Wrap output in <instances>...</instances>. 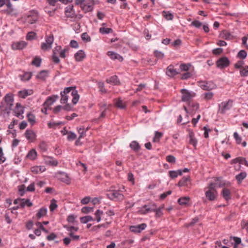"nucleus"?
Listing matches in <instances>:
<instances>
[{
    "label": "nucleus",
    "mask_w": 248,
    "mask_h": 248,
    "mask_svg": "<svg viewBox=\"0 0 248 248\" xmlns=\"http://www.w3.org/2000/svg\"><path fill=\"white\" fill-rule=\"evenodd\" d=\"M21 200L20 207L21 208H24L25 206L28 207H31L32 206V203L30 201L29 199H22Z\"/></svg>",
    "instance_id": "30"
},
{
    "label": "nucleus",
    "mask_w": 248,
    "mask_h": 248,
    "mask_svg": "<svg viewBox=\"0 0 248 248\" xmlns=\"http://www.w3.org/2000/svg\"><path fill=\"white\" fill-rule=\"evenodd\" d=\"M46 169L44 166H36L31 168V171L34 174L41 173L46 170Z\"/></svg>",
    "instance_id": "20"
},
{
    "label": "nucleus",
    "mask_w": 248,
    "mask_h": 248,
    "mask_svg": "<svg viewBox=\"0 0 248 248\" xmlns=\"http://www.w3.org/2000/svg\"><path fill=\"white\" fill-rule=\"evenodd\" d=\"M234 163L239 162L240 164H244L248 167V162L246 160L245 158L244 157H237L233 160Z\"/></svg>",
    "instance_id": "35"
},
{
    "label": "nucleus",
    "mask_w": 248,
    "mask_h": 248,
    "mask_svg": "<svg viewBox=\"0 0 248 248\" xmlns=\"http://www.w3.org/2000/svg\"><path fill=\"white\" fill-rule=\"evenodd\" d=\"M103 212L100 210H97L95 213V219L97 222L100 221L101 219V216L103 215Z\"/></svg>",
    "instance_id": "44"
},
{
    "label": "nucleus",
    "mask_w": 248,
    "mask_h": 248,
    "mask_svg": "<svg viewBox=\"0 0 248 248\" xmlns=\"http://www.w3.org/2000/svg\"><path fill=\"white\" fill-rule=\"evenodd\" d=\"M189 201V198L188 197H184L180 198L178 199V203L182 205L186 204Z\"/></svg>",
    "instance_id": "39"
},
{
    "label": "nucleus",
    "mask_w": 248,
    "mask_h": 248,
    "mask_svg": "<svg viewBox=\"0 0 248 248\" xmlns=\"http://www.w3.org/2000/svg\"><path fill=\"white\" fill-rule=\"evenodd\" d=\"M28 120L31 123V125L34 124L35 122V117L32 114L29 113L27 115Z\"/></svg>",
    "instance_id": "50"
},
{
    "label": "nucleus",
    "mask_w": 248,
    "mask_h": 248,
    "mask_svg": "<svg viewBox=\"0 0 248 248\" xmlns=\"http://www.w3.org/2000/svg\"><path fill=\"white\" fill-rule=\"evenodd\" d=\"M33 93L32 90L24 89L18 92V95L22 98H25L27 96L31 95Z\"/></svg>",
    "instance_id": "19"
},
{
    "label": "nucleus",
    "mask_w": 248,
    "mask_h": 248,
    "mask_svg": "<svg viewBox=\"0 0 248 248\" xmlns=\"http://www.w3.org/2000/svg\"><path fill=\"white\" fill-rule=\"evenodd\" d=\"M191 185V180L189 176L184 177L181 179L178 184V186H186L189 187V186Z\"/></svg>",
    "instance_id": "14"
},
{
    "label": "nucleus",
    "mask_w": 248,
    "mask_h": 248,
    "mask_svg": "<svg viewBox=\"0 0 248 248\" xmlns=\"http://www.w3.org/2000/svg\"><path fill=\"white\" fill-rule=\"evenodd\" d=\"M189 143L192 145L193 146L196 147L197 143V140L195 138L194 136V133L192 132H190L189 133Z\"/></svg>",
    "instance_id": "34"
},
{
    "label": "nucleus",
    "mask_w": 248,
    "mask_h": 248,
    "mask_svg": "<svg viewBox=\"0 0 248 248\" xmlns=\"http://www.w3.org/2000/svg\"><path fill=\"white\" fill-rule=\"evenodd\" d=\"M80 221L82 223H87L89 221H93L94 220L93 217L91 216H86L80 217Z\"/></svg>",
    "instance_id": "38"
},
{
    "label": "nucleus",
    "mask_w": 248,
    "mask_h": 248,
    "mask_svg": "<svg viewBox=\"0 0 248 248\" xmlns=\"http://www.w3.org/2000/svg\"><path fill=\"white\" fill-rule=\"evenodd\" d=\"M182 174V171L181 170H178L176 171L170 170L169 171L170 176L172 178H176L178 175H181Z\"/></svg>",
    "instance_id": "33"
},
{
    "label": "nucleus",
    "mask_w": 248,
    "mask_h": 248,
    "mask_svg": "<svg viewBox=\"0 0 248 248\" xmlns=\"http://www.w3.org/2000/svg\"><path fill=\"white\" fill-rule=\"evenodd\" d=\"M36 33L33 31H31L28 33L26 38L28 40H31L35 38Z\"/></svg>",
    "instance_id": "59"
},
{
    "label": "nucleus",
    "mask_w": 248,
    "mask_h": 248,
    "mask_svg": "<svg viewBox=\"0 0 248 248\" xmlns=\"http://www.w3.org/2000/svg\"><path fill=\"white\" fill-rule=\"evenodd\" d=\"M230 64V62L226 57H222L216 62V66L221 69L228 67Z\"/></svg>",
    "instance_id": "8"
},
{
    "label": "nucleus",
    "mask_w": 248,
    "mask_h": 248,
    "mask_svg": "<svg viewBox=\"0 0 248 248\" xmlns=\"http://www.w3.org/2000/svg\"><path fill=\"white\" fill-rule=\"evenodd\" d=\"M59 179L66 184L70 183V179L67 174L65 172H60L58 174Z\"/></svg>",
    "instance_id": "24"
},
{
    "label": "nucleus",
    "mask_w": 248,
    "mask_h": 248,
    "mask_svg": "<svg viewBox=\"0 0 248 248\" xmlns=\"http://www.w3.org/2000/svg\"><path fill=\"white\" fill-rule=\"evenodd\" d=\"M99 31L102 34H108L112 32L113 30L111 28L101 27L99 29Z\"/></svg>",
    "instance_id": "43"
},
{
    "label": "nucleus",
    "mask_w": 248,
    "mask_h": 248,
    "mask_svg": "<svg viewBox=\"0 0 248 248\" xmlns=\"http://www.w3.org/2000/svg\"><path fill=\"white\" fill-rule=\"evenodd\" d=\"M65 13L67 17L74 18L76 17L73 5H68L65 8Z\"/></svg>",
    "instance_id": "16"
},
{
    "label": "nucleus",
    "mask_w": 248,
    "mask_h": 248,
    "mask_svg": "<svg viewBox=\"0 0 248 248\" xmlns=\"http://www.w3.org/2000/svg\"><path fill=\"white\" fill-rule=\"evenodd\" d=\"M245 62L243 61H238L236 63L234 64V67L236 69L242 68Z\"/></svg>",
    "instance_id": "57"
},
{
    "label": "nucleus",
    "mask_w": 248,
    "mask_h": 248,
    "mask_svg": "<svg viewBox=\"0 0 248 248\" xmlns=\"http://www.w3.org/2000/svg\"><path fill=\"white\" fill-rule=\"evenodd\" d=\"M22 19L25 23L30 24H34L38 20V13L34 10L30 11L26 16L22 17Z\"/></svg>",
    "instance_id": "3"
},
{
    "label": "nucleus",
    "mask_w": 248,
    "mask_h": 248,
    "mask_svg": "<svg viewBox=\"0 0 248 248\" xmlns=\"http://www.w3.org/2000/svg\"><path fill=\"white\" fill-rule=\"evenodd\" d=\"M230 240H233L234 241V245L233 248H236L238 244H240L241 242V238L237 237H231Z\"/></svg>",
    "instance_id": "42"
},
{
    "label": "nucleus",
    "mask_w": 248,
    "mask_h": 248,
    "mask_svg": "<svg viewBox=\"0 0 248 248\" xmlns=\"http://www.w3.org/2000/svg\"><path fill=\"white\" fill-rule=\"evenodd\" d=\"M180 92L182 94V101L183 102H188L196 95L194 92H189L185 89H182Z\"/></svg>",
    "instance_id": "4"
},
{
    "label": "nucleus",
    "mask_w": 248,
    "mask_h": 248,
    "mask_svg": "<svg viewBox=\"0 0 248 248\" xmlns=\"http://www.w3.org/2000/svg\"><path fill=\"white\" fill-rule=\"evenodd\" d=\"M155 209L154 211L155 212V217H159L162 215V212L160 208H157L156 205L155 204Z\"/></svg>",
    "instance_id": "53"
},
{
    "label": "nucleus",
    "mask_w": 248,
    "mask_h": 248,
    "mask_svg": "<svg viewBox=\"0 0 248 248\" xmlns=\"http://www.w3.org/2000/svg\"><path fill=\"white\" fill-rule=\"evenodd\" d=\"M27 43L24 41H20L13 43L12 45L13 49H22L27 46Z\"/></svg>",
    "instance_id": "18"
},
{
    "label": "nucleus",
    "mask_w": 248,
    "mask_h": 248,
    "mask_svg": "<svg viewBox=\"0 0 248 248\" xmlns=\"http://www.w3.org/2000/svg\"><path fill=\"white\" fill-rule=\"evenodd\" d=\"M47 77V72L46 70H42L36 76L38 78H40L42 80L45 79Z\"/></svg>",
    "instance_id": "37"
},
{
    "label": "nucleus",
    "mask_w": 248,
    "mask_h": 248,
    "mask_svg": "<svg viewBox=\"0 0 248 248\" xmlns=\"http://www.w3.org/2000/svg\"><path fill=\"white\" fill-rule=\"evenodd\" d=\"M247 176V173L245 172H242L236 175L235 178L239 182H241Z\"/></svg>",
    "instance_id": "41"
},
{
    "label": "nucleus",
    "mask_w": 248,
    "mask_h": 248,
    "mask_svg": "<svg viewBox=\"0 0 248 248\" xmlns=\"http://www.w3.org/2000/svg\"><path fill=\"white\" fill-rule=\"evenodd\" d=\"M93 207L85 206L82 208L81 211L82 213H83L84 214H88L89 213L93 212Z\"/></svg>",
    "instance_id": "54"
},
{
    "label": "nucleus",
    "mask_w": 248,
    "mask_h": 248,
    "mask_svg": "<svg viewBox=\"0 0 248 248\" xmlns=\"http://www.w3.org/2000/svg\"><path fill=\"white\" fill-rule=\"evenodd\" d=\"M190 66H191L190 64L183 63V64H181L180 65V68L182 71H187L189 70Z\"/></svg>",
    "instance_id": "55"
},
{
    "label": "nucleus",
    "mask_w": 248,
    "mask_h": 248,
    "mask_svg": "<svg viewBox=\"0 0 248 248\" xmlns=\"http://www.w3.org/2000/svg\"><path fill=\"white\" fill-rule=\"evenodd\" d=\"M106 81L108 83H110L115 85L120 84V81L117 76H113L107 79Z\"/></svg>",
    "instance_id": "26"
},
{
    "label": "nucleus",
    "mask_w": 248,
    "mask_h": 248,
    "mask_svg": "<svg viewBox=\"0 0 248 248\" xmlns=\"http://www.w3.org/2000/svg\"><path fill=\"white\" fill-rule=\"evenodd\" d=\"M58 98L59 96L58 95L49 96L47 97L46 100L45 101L43 104V106L49 107V106L52 105L54 103V102Z\"/></svg>",
    "instance_id": "17"
},
{
    "label": "nucleus",
    "mask_w": 248,
    "mask_h": 248,
    "mask_svg": "<svg viewBox=\"0 0 248 248\" xmlns=\"http://www.w3.org/2000/svg\"><path fill=\"white\" fill-rule=\"evenodd\" d=\"M146 227L147 225L145 223H142L137 226H131L130 230L132 232L139 233L144 230Z\"/></svg>",
    "instance_id": "15"
},
{
    "label": "nucleus",
    "mask_w": 248,
    "mask_h": 248,
    "mask_svg": "<svg viewBox=\"0 0 248 248\" xmlns=\"http://www.w3.org/2000/svg\"><path fill=\"white\" fill-rule=\"evenodd\" d=\"M69 94L73 97V104L75 105L78 103L79 95L78 94L75 87H69L65 88L64 91L61 93V103L62 104H65L67 102Z\"/></svg>",
    "instance_id": "1"
},
{
    "label": "nucleus",
    "mask_w": 248,
    "mask_h": 248,
    "mask_svg": "<svg viewBox=\"0 0 248 248\" xmlns=\"http://www.w3.org/2000/svg\"><path fill=\"white\" fill-rule=\"evenodd\" d=\"M129 146L135 152H138L140 148V144L136 141H132Z\"/></svg>",
    "instance_id": "32"
},
{
    "label": "nucleus",
    "mask_w": 248,
    "mask_h": 248,
    "mask_svg": "<svg viewBox=\"0 0 248 248\" xmlns=\"http://www.w3.org/2000/svg\"><path fill=\"white\" fill-rule=\"evenodd\" d=\"M115 106L118 108L124 109L126 108V104L120 98L115 99Z\"/></svg>",
    "instance_id": "22"
},
{
    "label": "nucleus",
    "mask_w": 248,
    "mask_h": 248,
    "mask_svg": "<svg viewBox=\"0 0 248 248\" xmlns=\"http://www.w3.org/2000/svg\"><path fill=\"white\" fill-rule=\"evenodd\" d=\"M3 100L6 105V109L11 110L14 105V99L13 93H9L6 94L3 98Z\"/></svg>",
    "instance_id": "5"
},
{
    "label": "nucleus",
    "mask_w": 248,
    "mask_h": 248,
    "mask_svg": "<svg viewBox=\"0 0 248 248\" xmlns=\"http://www.w3.org/2000/svg\"><path fill=\"white\" fill-rule=\"evenodd\" d=\"M69 48L68 47H65L62 49L61 48V51L60 52V56L62 58H65L66 57V53L68 52Z\"/></svg>",
    "instance_id": "51"
},
{
    "label": "nucleus",
    "mask_w": 248,
    "mask_h": 248,
    "mask_svg": "<svg viewBox=\"0 0 248 248\" xmlns=\"http://www.w3.org/2000/svg\"><path fill=\"white\" fill-rule=\"evenodd\" d=\"M37 155L35 150L32 149L29 152L26 157L31 160H34L37 156Z\"/></svg>",
    "instance_id": "31"
},
{
    "label": "nucleus",
    "mask_w": 248,
    "mask_h": 248,
    "mask_svg": "<svg viewBox=\"0 0 248 248\" xmlns=\"http://www.w3.org/2000/svg\"><path fill=\"white\" fill-rule=\"evenodd\" d=\"M247 56V53L244 50H240L237 54V57L240 59H245Z\"/></svg>",
    "instance_id": "48"
},
{
    "label": "nucleus",
    "mask_w": 248,
    "mask_h": 248,
    "mask_svg": "<svg viewBox=\"0 0 248 248\" xmlns=\"http://www.w3.org/2000/svg\"><path fill=\"white\" fill-rule=\"evenodd\" d=\"M108 54L110 57V58L112 60L117 59L120 62H122L123 60V58L121 56L113 51H108Z\"/></svg>",
    "instance_id": "27"
},
{
    "label": "nucleus",
    "mask_w": 248,
    "mask_h": 248,
    "mask_svg": "<svg viewBox=\"0 0 248 248\" xmlns=\"http://www.w3.org/2000/svg\"><path fill=\"white\" fill-rule=\"evenodd\" d=\"M107 196L109 199L114 201H122L124 199V196L117 191H112L107 194Z\"/></svg>",
    "instance_id": "9"
},
{
    "label": "nucleus",
    "mask_w": 248,
    "mask_h": 248,
    "mask_svg": "<svg viewBox=\"0 0 248 248\" xmlns=\"http://www.w3.org/2000/svg\"><path fill=\"white\" fill-rule=\"evenodd\" d=\"M25 188L26 186L24 185H22L18 186V192L20 196H23L24 195L25 192Z\"/></svg>",
    "instance_id": "56"
},
{
    "label": "nucleus",
    "mask_w": 248,
    "mask_h": 248,
    "mask_svg": "<svg viewBox=\"0 0 248 248\" xmlns=\"http://www.w3.org/2000/svg\"><path fill=\"white\" fill-rule=\"evenodd\" d=\"M240 74L241 77H247L248 75V66H245L241 68Z\"/></svg>",
    "instance_id": "45"
},
{
    "label": "nucleus",
    "mask_w": 248,
    "mask_h": 248,
    "mask_svg": "<svg viewBox=\"0 0 248 248\" xmlns=\"http://www.w3.org/2000/svg\"><path fill=\"white\" fill-rule=\"evenodd\" d=\"M32 64L37 67H39L41 63V59L36 57L32 61Z\"/></svg>",
    "instance_id": "49"
},
{
    "label": "nucleus",
    "mask_w": 248,
    "mask_h": 248,
    "mask_svg": "<svg viewBox=\"0 0 248 248\" xmlns=\"http://www.w3.org/2000/svg\"><path fill=\"white\" fill-rule=\"evenodd\" d=\"M44 160L46 164L51 166H56L58 164V162L57 160L49 156H45Z\"/></svg>",
    "instance_id": "21"
},
{
    "label": "nucleus",
    "mask_w": 248,
    "mask_h": 248,
    "mask_svg": "<svg viewBox=\"0 0 248 248\" xmlns=\"http://www.w3.org/2000/svg\"><path fill=\"white\" fill-rule=\"evenodd\" d=\"M220 36L221 38L225 40H231L233 38V36L227 31H223Z\"/></svg>",
    "instance_id": "28"
},
{
    "label": "nucleus",
    "mask_w": 248,
    "mask_h": 248,
    "mask_svg": "<svg viewBox=\"0 0 248 248\" xmlns=\"http://www.w3.org/2000/svg\"><path fill=\"white\" fill-rule=\"evenodd\" d=\"M233 137H234V138L237 144H239L241 143L242 138L240 136H239V135L236 132H235L234 133Z\"/></svg>",
    "instance_id": "60"
},
{
    "label": "nucleus",
    "mask_w": 248,
    "mask_h": 248,
    "mask_svg": "<svg viewBox=\"0 0 248 248\" xmlns=\"http://www.w3.org/2000/svg\"><path fill=\"white\" fill-rule=\"evenodd\" d=\"M98 106L100 108V110H107L108 109V107H107V104L105 102H101L98 104Z\"/></svg>",
    "instance_id": "62"
},
{
    "label": "nucleus",
    "mask_w": 248,
    "mask_h": 248,
    "mask_svg": "<svg viewBox=\"0 0 248 248\" xmlns=\"http://www.w3.org/2000/svg\"><path fill=\"white\" fill-rule=\"evenodd\" d=\"M85 54L82 50H79L75 54V58L77 61H81L85 57Z\"/></svg>",
    "instance_id": "29"
},
{
    "label": "nucleus",
    "mask_w": 248,
    "mask_h": 248,
    "mask_svg": "<svg viewBox=\"0 0 248 248\" xmlns=\"http://www.w3.org/2000/svg\"><path fill=\"white\" fill-rule=\"evenodd\" d=\"M162 15L167 20H172L173 16L169 12L163 11L162 12Z\"/></svg>",
    "instance_id": "47"
},
{
    "label": "nucleus",
    "mask_w": 248,
    "mask_h": 248,
    "mask_svg": "<svg viewBox=\"0 0 248 248\" xmlns=\"http://www.w3.org/2000/svg\"><path fill=\"white\" fill-rule=\"evenodd\" d=\"M53 41L54 37L52 34L46 36V42L41 44V49L44 51L50 49L51 48Z\"/></svg>",
    "instance_id": "6"
},
{
    "label": "nucleus",
    "mask_w": 248,
    "mask_h": 248,
    "mask_svg": "<svg viewBox=\"0 0 248 248\" xmlns=\"http://www.w3.org/2000/svg\"><path fill=\"white\" fill-rule=\"evenodd\" d=\"M31 77V74L30 73H25L21 77V80L23 81L29 80Z\"/></svg>",
    "instance_id": "58"
},
{
    "label": "nucleus",
    "mask_w": 248,
    "mask_h": 248,
    "mask_svg": "<svg viewBox=\"0 0 248 248\" xmlns=\"http://www.w3.org/2000/svg\"><path fill=\"white\" fill-rule=\"evenodd\" d=\"M221 194L226 201H228L231 199V193L229 189L224 188L222 189Z\"/></svg>",
    "instance_id": "23"
},
{
    "label": "nucleus",
    "mask_w": 248,
    "mask_h": 248,
    "mask_svg": "<svg viewBox=\"0 0 248 248\" xmlns=\"http://www.w3.org/2000/svg\"><path fill=\"white\" fill-rule=\"evenodd\" d=\"M40 150L43 152H46L47 150V145L46 142L42 141L39 145Z\"/></svg>",
    "instance_id": "64"
},
{
    "label": "nucleus",
    "mask_w": 248,
    "mask_h": 248,
    "mask_svg": "<svg viewBox=\"0 0 248 248\" xmlns=\"http://www.w3.org/2000/svg\"><path fill=\"white\" fill-rule=\"evenodd\" d=\"M166 74L169 77H171L177 75L178 74V72L174 68L173 66L169 65L167 69Z\"/></svg>",
    "instance_id": "25"
},
{
    "label": "nucleus",
    "mask_w": 248,
    "mask_h": 248,
    "mask_svg": "<svg viewBox=\"0 0 248 248\" xmlns=\"http://www.w3.org/2000/svg\"><path fill=\"white\" fill-rule=\"evenodd\" d=\"M47 213V209L46 208L42 207L40 209L39 211L36 214V216L38 218H40L42 217H44L46 216Z\"/></svg>",
    "instance_id": "36"
},
{
    "label": "nucleus",
    "mask_w": 248,
    "mask_h": 248,
    "mask_svg": "<svg viewBox=\"0 0 248 248\" xmlns=\"http://www.w3.org/2000/svg\"><path fill=\"white\" fill-rule=\"evenodd\" d=\"M81 38L84 41L90 42L91 41V37L86 32L83 33L81 34Z\"/></svg>",
    "instance_id": "63"
},
{
    "label": "nucleus",
    "mask_w": 248,
    "mask_h": 248,
    "mask_svg": "<svg viewBox=\"0 0 248 248\" xmlns=\"http://www.w3.org/2000/svg\"><path fill=\"white\" fill-rule=\"evenodd\" d=\"M88 128L85 130L84 126H82L78 129V132L79 134V139L83 138L86 135V132L87 131Z\"/></svg>",
    "instance_id": "40"
},
{
    "label": "nucleus",
    "mask_w": 248,
    "mask_h": 248,
    "mask_svg": "<svg viewBox=\"0 0 248 248\" xmlns=\"http://www.w3.org/2000/svg\"><path fill=\"white\" fill-rule=\"evenodd\" d=\"M232 101L229 100L228 101L222 102L219 104L218 112L221 114H224L227 110H229L232 106Z\"/></svg>",
    "instance_id": "7"
},
{
    "label": "nucleus",
    "mask_w": 248,
    "mask_h": 248,
    "mask_svg": "<svg viewBox=\"0 0 248 248\" xmlns=\"http://www.w3.org/2000/svg\"><path fill=\"white\" fill-rule=\"evenodd\" d=\"M207 189V190L205 191L206 197L211 201L215 200L218 195L216 190V184L210 183Z\"/></svg>",
    "instance_id": "2"
},
{
    "label": "nucleus",
    "mask_w": 248,
    "mask_h": 248,
    "mask_svg": "<svg viewBox=\"0 0 248 248\" xmlns=\"http://www.w3.org/2000/svg\"><path fill=\"white\" fill-rule=\"evenodd\" d=\"M201 87L204 90H210L212 88L210 87L209 83L207 82H201L200 85Z\"/></svg>",
    "instance_id": "52"
},
{
    "label": "nucleus",
    "mask_w": 248,
    "mask_h": 248,
    "mask_svg": "<svg viewBox=\"0 0 248 248\" xmlns=\"http://www.w3.org/2000/svg\"><path fill=\"white\" fill-rule=\"evenodd\" d=\"M94 4L93 0H90L86 3L81 6V8L85 12L92 11L93 9V6Z\"/></svg>",
    "instance_id": "12"
},
{
    "label": "nucleus",
    "mask_w": 248,
    "mask_h": 248,
    "mask_svg": "<svg viewBox=\"0 0 248 248\" xmlns=\"http://www.w3.org/2000/svg\"><path fill=\"white\" fill-rule=\"evenodd\" d=\"M25 136L30 142H33L36 139L35 133L31 129H27L25 133Z\"/></svg>",
    "instance_id": "13"
},
{
    "label": "nucleus",
    "mask_w": 248,
    "mask_h": 248,
    "mask_svg": "<svg viewBox=\"0 0 248 248\" xmlns=\"http://www.w3.org/2000/svg\"><path fill=\"white\" fill-rule=\"evenodd\" d=\"M166 159L168 162L171 163H174L176 161L175 157L172 155H167Z\"/></svg>",
    "instance_id": "61"
},
{
    "label": "nucleus",
    "mask_w": 248,
    "mask_h": 248,
    "mask_svg": "<svg viewBox=\"0 0 248 248\" xmlns=\"http://www.w3.org/2000/svg\"><path fill=\"white\" fill-rule=\"evenodd\" d=\"M62 48L61 46H56L54 49L53 50V54L52 56V59L53 62L55 63H59L60 62V59L58 57V55H60V52L61 51V49Z\"/></svg>",
    "instance_id": "10"
},
{
    "label": "nucleus",
    "mask_w": 248,
    "mask_h": 248,
    "mask_svg": "<svg viewBox=\"0 0 248 248\" xmlns=\"http://www.w3.org/2000/svg\"><path fill=\"white\" fill-rule=\"evenodd\" d=\"M155 209V204L151 205H144L140 208L139 210V213L140 214H147L149 212L154 211Z\"/></svg>",
    "instance_id": "11"
},
{
    "label": "nucleus",
    "mask_w": 248,
    "mask_h": 248,
    "mask_svg": "<svg viewBox=\"0 0 248 248\" xmlns=\"http://www.w3.org/2000/svg\"><path fill=\"white\" fill-rule=\"evenodd\" d=\"M163 133L160 132L156 131L155 135L153 139V142H156L159 141L160 139L162 137Z\"/></svg>",
    "instance_id": "46"
}]
</instances>
